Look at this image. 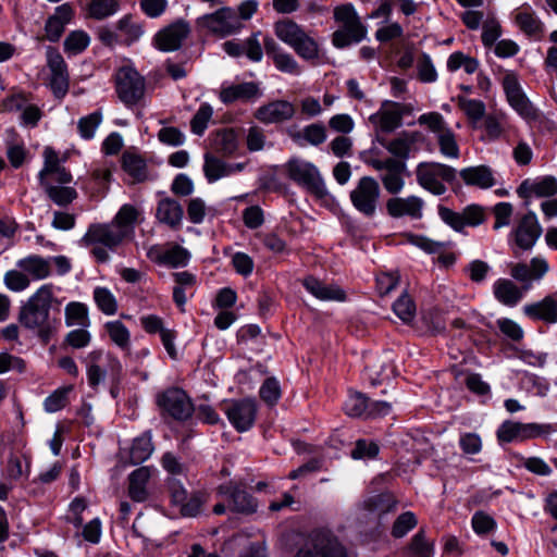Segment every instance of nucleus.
<instances>
[{"label":"nucleus","instance_id":"obj_35","mask_svg":"<svg viewBox=\"0 0 557 557\" xmlns=\"http://www.w3.org/2000/svg\"><path fill=\"white\" fill-rule=\"evenodd\" d=\"M150 256H153L154 261L159 264L170 268L185 267L190 259L188 250L180 245H172L163 250L151 251Z\"/></svg>","mask_w":557,"mask_h":557},{"label":"nucleus","instance_id":"obj_19","mask_svg":"<svg viewBox=\"0 0 557 557\" xmlns=\"http://www.w3.org/2000/svg\"><path fill=\"white\" fill-rule=\"evenodd\" d=\"M543 233V228L533 211L527 212L522 215L516 227L512 230L516 245L524 250H531Z\"/></svg>","mask_w":557,"mask_h":557},{"label":"nucleus","instance_id":"obj_27","mask_svg":"<svg viewBox=\"0 0 557 557\" xmlns=\"http://www.w3.org/2000/svg\"><path fill=\"white\" fill-rule=\"evenodd\" d=\"M74 17V10L70 3H63L55 8L54 13L48 17L45 32L46 38L51 42H57L64 33L65 26Z\"/></svg>","mask_w":557,"mask_h":557},{"label":"nucleus","instance_id":"obj_30","mask_svg":"<svg viewBox=\"0 0 557 557\" xmlns=\"http://www.w3.org/2000/svg\"><path fill=\"white\" fill-rule=\"evenodd\" d=\"M521 198L552 197L557 194V180L553 176H544L535 181L525 180L517 189Z\"/></svg>","mask_w":557,"mask_h":557},{"label":"nucleus","instance_id":"obj_50","mask_svg":"<svg viewBox=\"0 0 557 557\" xmlns=\"http://www.w3.org/2000/svg\"><path fill=\"white\" fill-rule=\"evenodd\" d=\"M119 9V0H91L87 7L89 17L98 21L115 14Z\"/></svg>","mask_w":557,"mask_h":557},{"label":"nucleus","instance_id":"obj_38","mask_svg":"<svg viewBox=\"0 0 557 557\" xmlns=\"http://www.w3.org/2000/svg\"><path fill=\"white\" fill-rule=\"evenodd\" d=\"M154 450L152 444V435L150 431L144 432L135 437L128 450V459L131 465H139L146 461Z\"/></svg>","mask_w":557,"mask_h":557},{"label":"nucleus","instance_id":"obj_23","mask_svg":"<svg viewBox=\"0 0 557 557\" xmlns=\"http://www.w3.org/2000/svg\"><path fill=\"white\" fill-rule=\"evenodd\" d=\"M503 88L509 104L524 119H535L536 109L529 101L518 77L513 73H507L503 78Z\"/></svg>","mask_w":557,"mask_h":557},{"label":"nucleus","instance_id":"obj_54","mask_svg":"<svg viewBox=\"0 0 557 557\" xmlns=\"http://www.w3.org/2000/svg\"><path fill=\"white\" fill-rule=\"evenodd\" d=\"M3 283L9 290L14 293L23 292L30 286V280L18 268L7 271L3 275Z\"/></svg>","mask_w":557,"mask_h":557},{"label":"nucleus","instance_id":"obj_1","mask_svg":"<svg viewBox=\"0 0 557 557\" xmlns=\"http://www.w3.org/2000/svg\"><path fill=\"white\" fill-rule=\"evenodd\" d=\"M549 271L547 260L541 256L533 257L530 263L516 262L509 264L510 276L522 284L519 287L508 278H498L493 285L495 298L507 307L517 306L523 293L531 289L534 282H540Z\"/></svg>","mask_w":557,"mask_h":557},{"label":"nucleus","instance_id":"obj_22","mask_svg":"<svg viewBox=\"0 0 557 557\" xmlns=\"http://www.w3.org/2000/svg\"><path fill=\"white\" fill-rule=\"evenodd\" d=\"M219 493L226 497L230 509L235 512L251 515L257 510V500L242 484L230 481L219 486Z\"/></svg>","mask_w":557,"mask_h":557},{"label":"nucleus","instance_id":"obj_55","mask_svg":"<svg viewBox=\"0 0 557 557\" xmlns=\"http://www.w3.org/2000/svg\"><path fill=\"white\" fill-rule=\"evenodd\" d=\"M213 115V109L209 103L200 104L199 109L190 121V129L195 135L202 136Z\"/></svg>","mask_w":557,"mask_h":557},{"label":"nucleus","instance_id":"obj_62","mask_svg":"<svg viewBox=\"0 0 557 557\" xmlns=\"http://www.w3.org/2000/svg\"><path fill=\"white\" fill-rule=\"evenodd\" d=\"M416 515L411 511L403 512L395 520L392 528V535L395 539L404 537L410 530L417 525Z\"/></svg>","mask_w":557,"mask_h":557},{"label":"nucleus","instance_id":"obj_63","mask_svg":"<svg viewBox=\"0 0 557 557\" xmlns=\"http://www.w3.org/2000/svg\"><path fill=\"white\" fill-rule=\"evenodd\" d=\"M395 314L405 323L410 322L416 314V306L412 299L403 294L393 305Z\"/></svg>","mask_w":557,"mask_h":557},{"label":"nucleus","instance_id":"obj_36","mask_svg":"<svg viewBox=\"0 0 557 557\" xmlns=\"http://www.w3.org/2000/svg\"><path fill=\"white\" fill-rule=\"evenodd\" d=\"M523 312L533 320H542L547 323L557 322V304L550 296L539 302L525 305Z\"/></svg>","mask_w":557,"mask_h":557},{"label":"nucleus","instance_id":"obj_34","mask_svg":"<svg viewBox=\"0 0 557 557\" xmlns=\"http://www.w3.org/2000/svg\"><path fill=\"white\" fill-rule=\"evenodd\" d=\"M397 500L391 492H383L367 497L362 508L369 515L381 519L384 515L396 510Z\"/></svg>","mask_w":557,"mask_h":557},{"label":"nucleus","instance_id":"obj_45","mask_svg":"<svg viewBox=\"0 0 557 557\" xmlns=\"http://www.w3.org/2000/svg\"><path fill=\"white\" fill-rule=\"evenodd\" d=\"M203 159V173L209 183H214L220 178L228 176L227 163L222 159L212 152L205 153Z\"/></svg>","mask_w":557,"mask_h":557},{"label":"nucleus","instance_id":"obj_16","mask_svg":"<svg viewBox=\"0 0 557 557\" xmlns=\"http://www.w3.org/2000/svg\"><path fill=\"white\" fill-rule=\"evenodd\" d=\"M257 412L258 407L253 398L232 400L225 408V414L230 423L240 433L253 426Z\"/></svg>","mask_w":557,"mask_h":557},{"label":"nucleus","instance_id":"obj_31","mask_svg":"<svg viewBox=\"0 0 557 557\" xmlns=\"http://www.w3.org/2000/svg\"><path fill=\"white\" fill-rule=\"evenodd\" d=\"M302 285L311 295L323 301H344L346 299V293L339 286L325 284L313 276L304 278Z\"/></svg>","mask_w":557,"mask_h":557},{"label":"nucleus","instance_id":"obj_44","mask_svg":"<svg viewBox=\"0 0 557 557\" xmlns=\"http://www.w3.org/2000/svg\"><path fill=\"white\" fill-rule=\"evenodd\" d=\"M47 196L55 205L64 207L77 198V193L73 187L53 185L51 182L40 184Z\"/></svg>","mask_w":557,"mask_h":557},{"label":"nucleus","instance_id":"obj_47","mask_svg":"<svg viewBox=\"0 0 557 557\" xmlns=\"http://www.w3.org/2000/svg\"><path fill=\"white\" fill-rule=\"evenodd\" d=\"M104 329L110 339L122 350L128 351L131 348V333L128 329L119 320L109 321Z\"/></svg>","mask_w":557,"mask_h":557},{"label":"nucleus","instance_id":"obj_7","mask_svg":"<svg viewBox=\"0 0 557 557\" xmlns=\"http://www.w3.org/2000/svg\"><path fill=\"white\" fill-rule=\"evenodd\" d=\"M456 176V169L438 162H420L416 168L418 184L435 196L444 195L445 183L451 184Z\"/></svg>","mask_w":557,"mask_h":557},{"label":"nucleus","instance_id":"obj_4","mask_svg":"<svg viewBox=\"0 0 557 557\" xmlns=\"http://www.w3.org/2000/svg\"><path fill=\"white\" fill-rule=\"evenodd\" d=\"M125 236L112 223L91 224L82 238V243L90 248V253L97 262L104 263L110 259L109 251H113Z\"/></svg>","mask_w":557,"mask_h":557},{"label":"nucleus","instance_id":"obj_5","mask_svg":"<svg viewBox=\"0 0 557 557\" xmlns=\"http://www.w3.org/2000/svg\"><path fill=\"white\" fill-rule=\"evenodd\" d=\"M334 18L342 25L333 33L332 37V42L336 48L343 49L366 38L367 27L360 21L352 4L345 3L336 7Z\"/></svg>","mask_w":557,"mask_h":557},{"label":"nucleus","instance_id":"obj_39","mask_svg":"<svg viewBox=\"0 0 557 557\" xmlns=\"http://www.w3.org/2000/svg\"><path fill=\"white\" fill-rule=\"evenodd\" d=\"M459 174L463 182L470 186L490 188L495 185L493 172L485 165L466 168Z\"/></svg>","mask_w":557,"mask_h":557},{"label":"nucleus","instance_id":"obj_13","mask_svg":"<svg viewBox=\"0 0 557 557\" xmlns=\"http://www.w3.org/2000/svg\"><path fill=\"white\" fill-rule=\"evenodd\" d=\"M437 213L445 224L459 233H463L467 226L476 227L486 220L485 209L475 203L465 207L461 212L440 205L437 207Z\"/></svg>","mask_w":557,"mask_h":557},{"label":"nucleus","instance_id":"obj_56","mask_svg":"<svg viewBox=\"0 0 557 557\" xmlns=\"http://www.w3.org/2000/svg\"><path fill=\"white\" fill-rule=\"evenodd\" d=\"M102 122V114L100 111H95L86 116H83L77 122V129L83 139L89 140L94 138L95 133Z\"/></svg>","mask_w":557,"mask_h":557},{"label":"nucleus","instance_id":"obj_17","mask_svg":"<svg viewBox=\"0 0 557 557\" xmlns=\"http://www.w3.org/2000/svg\"><path fill=\"white\" fill-rule=\"evenodd\" d=\"M548 426L537 423H522L517 421H504L497 430V438L500 443L524 442L541 436Z\"/></svg>","mask_w":557,"mask_h":557},{"label":"nucleus","instance_id":"obj_24","mask_svg":"<svg viewBox=\"0 0 557 557\" xmlns=\"http://www.w3.org/2000/svg\"><path fill=\"white\" fill-rule=\"evenodd\" d=\"M296 107L287 100H273L259 107L253 116L263 124H280L294 117Z\"/></svg>","mask_w":557,"mask_h":557},{"label":"nucleus","instance_id":"obj_48","mask_svg":"<svg viewBox=\"0 0 557 557\" xmlns=\"http://www.w3.org/2000/svg\"><path fill=\"white\" fill-rule=\"evenodd\" d=\"M89 44V35L85 30L77 29L66 36L63 42V49L67 55H77L84 52Z\"/></svg>","mask_w":557,"mask_h":557},{"label":"nucleus","instance_id":"obj_51","mask_svg":"<svg viewBox=\"0 0 557 557\" xmlns=\"http://www.w3.org/2000/svg\"><path fill=\"white\" fill-rule=\"evenodd\" d=\"M92 296L98 309L102 313L107 315H113L116 313L117 301L109 288L98 286L94 289Z\"/></svg>","mask_w":557,"mask_h":557},{"label":"nucleus","instance_id":"obj_41","mask_svg":"<svg viewBox=\"0 0 557 557\" xmlns=\"http://www.w3.org/2000/svg\"><path fill=\"white\" fill-rule=\"evenodd\" d=\"M211 146L214 152L223 157L233 156L238 148L236 132L232 128L218 131L212 137Z\"/></svg>","mask_w":557,"mask_h":557},{"label":"nucleus","instance_id":"obj_46","mask_svg":"<svg viewBox=\"0 0 557 557\" xmlns=\"http://www.w3.org/2000/svg\"><path fill=\"white\" fill-rule=\"evenodd\" d=\"M65 324L67 326L78 325L87 327L90 324L88 317V308L85 304L78 301H71L64 309Z\"/></svg>","mask_w":557,"mask_h":557},{"label":"nucleus","instance_id":"obj_29","mask_svg":"<svg viewBox=\"0 0 557 557\" xmlns=\"http://www.w3.org/2000/svg\"><path fill=\"white\" fill-rule=\"evenodd\" d=\"M152 471L151 467L143 466L129 473L127 492L132 500L143 503L148 499V483Z\"/></svg>","mask_w":557,"mask_h":557},{"label":"nucleus","instance_id":"obj_15","mask_svg":"<svg viewBox=\"0 0 557 557\" xmlns=\"http://www.w3.org/2000/svg\"><path fill=\"white\" fill-rule=\"evenodd\" d=\"M295 557H346L343 545L327 532H314L310 543Z\"/></svg>","mask_w":557,"mask_h":557},{"label":"nucleus","instance_id":"obj_59","mask_svg":"<svg viewBox=\"0 0 557 557\" xmlns=\"http://www.w3.org/2000/svg\"><path fill=\"white\" fill-rule=\"evenodd\" d=\"M295 138H302L312 146H319L326 140V128L321 123L307 125Z\"/></svg>","mask_w":557,"mask_h":557},{"label":"nucleus","instance_id":"obj_18","mask_svg":"<svg viewBox=\"0 0 557 557\" xmlns=\"http://www.w3.org/2000/svg\"><path fill=\"white\" fill-rule=\"evenodd\" d=\"M190 34V25L187 21L178 18L161 28L153 37L154 46L161 51H175L180 49L184 40Z\"/></svg>","mask_w":557,"mask_h":557},{"label":"nucleus","instance_id":"obj_42","mask_svg":"<svg viewBox=\"0 0 557 557\" xmlns=\"http://www.w3.org/2000/svg\"><path fill=\"white\" fill-rule=\"evenodd\" d=\"M122 169L132 177L133 182H143L147 177V165L141 156L133 151L122 154Z\"/></svg>","mask_w":557,"mask_h":557},{"label":"nucleus","instance_id":"obj_32","mask_svg":"<svg viewBox=\"0 0 557 557\" xmlns=\"http://www.w3.org/2000/svg\"><path fill=\"white\" fill-rule=\"evenodd\" d=\"M260 96L259 87L253 82H246L237 85L222 86L220 90V100L224 104H231L235 101H248Z\"/></svg>","mask_w":557,"mask_h":557},{"label":"nucleus","instance_id":"obj_58","mask_svg":"<svg viewBox=\"0 0 557 557\" xmlns=\"http://www.w3.org/2000/svg\"><path fill=\"white\" fill-rule=\"evenodd\" d=\"M282 395L281 386L275 377H268L259 389L260 398L269 406L273 407L277 404Z\"/></svg>","mask_w":557,"mask_h":557},{"label":"nucleus","instance_id":"obj_33","mask_svg":"<svg viewBox=\"0 0 557 557\" xmlns=\"http://www.w3.org/2000/svg\"><path fill=\"white\" fill-rule=\"evenodd\" d=\"M183 216V207L175 199L164 198L158 202L156 218L160 223L177 230L182 224Z\"/></svg>","mask_w":557,"mask_h":557},{"label":"nucleus","instance_id":"obj_12","mask_svg":"<svg viewBox=\"0 0 557 557\" xmlns=\"http://www.w3.org/2000/svg\"><path fill=\"white\" fill-rule=\"evenodd\" d=\"M369 165L379 172V178L386 193L398 195L405 187L407 164L394 158H370Z\"/></svg>","mask_w":557,"mask_h":557},{"label":"nucleus","instance_id":"obj_9","mask_svg":"<svg viewBox=\"0 0 557 557\" xmlns=\"http://www.w3.org/2000/svg\"><path fill=\"white\" fill-rule=\"evenodd\" d=\"M381 188L379 182L372 176H362L349 193L352 207L362 216L373 218L379 208Z\"/></svg>","mask_w":557,"mask_h":557},{"label":"nucleus","instance_id":"obj_25","mask_svg":"<svg viewBox=\"0 0 557 557\" xmlns=\"http://www.w3.org/2000/svg\"><path fill=\"white\" fill-rule=\"evenodd\" d=\"M263 47L265 53L272 59L278 71L292 75H299L301 73V67L295 58L290 53L283 51L280 45L272 37H264Z\"/></svg>","mask_w":557,"mask_h":557},{"label":"nucleus","instance_id":"obj_14","mask_svg":"<svg viewBox=\"0 0 557 557\" xmlns=\"http://www.w3.org/2000/svg\"><path fill=\"white\" fill-rule=\"evenodd\" d=\"M410 104L386 100L376 113L370 115L369 121L383 133H392L403 124L404 115L410 114Z\"/></svg>","mask_w":557,"mask_h":557},{"label":"nucleus","instance_id":"obj_26","mask_svg":"<svg viewBox=\"0 0 557 557\" xmlns=\"http://www.w3.org/2000/svg\"><path fill=\"white\" fill-rule=\"evenodd\" d=\"M419 134L416 132H403L397 137L387 140L386 138H377V141L391 154V158L407 161L412 151L413 145L418 141Z\"/></svg>","mask_w":557,"mask_h":557},{"label":"nucleus","instance_id":"obj_11","mask_svg":"<svg viewBox=\"0 0 557 557\" xmlns=\"http://www.w3.org/2000/svg\"><path fill=\"white\" fill-rule=\"evenodd\" d=\"M156 404L162 416L171 417L176 421H186L195 411L191 399L180 387H169L156 396Z\"/></svg>","mask_w":557,"mask_h":557},{"label":"nucleus","instance_id":"obj_28","mask_svg":"<svg viewBox=\"0 0 557 557\" xmlns=\"http://www.w3.org/2000/svg\"><path fill=\"white\" fill-rule=\"evenodd\" d=\"M16 268L24 271L30 282L46 280L52 274L50 259L35 253L18 259Z\"/></svg>","mask_w":557,"mask_h":557},{"label":"nucleus","instance_id":"obj_52","mask_svg":"<svg viewBox=\"0 0 557 557\" xmlns=\"http://www.w3.org/2000/svg\"><path fill=\"white\" fill-rule=\"evenodd\" d=\"M44 166L38 174L39 184L50 182L53 172L62 168L59 153L52 147H46L44 152Z\"/></svg>","mask_w":557,"mask_h":557},{"label":"nucleus","instance_id":"obj_49","mask_svg":"<svg viewBox=\"0 0 557 557\" xmlns=\"http://www.w3.org/2000/svg\"><path fill=\"white\" fill-rule=\"evenodd\" d=\"M446 66L449 72L463 69L467 74H473L479 69V61L461 51H455L448 57Z\"/></svg>","mask_w":557,"mask_h":557},{"label":"nucleus","instance_id":"obj_43","mask_svg":"<svg viewBox=\"0 0 557 557\" xmlns=\"http://www.w3.org/2000/svg\"><path fill=\"white\" fill-rule=\"evenodd\" d=\"M515 21L519 28L527 35H536L542 32V22L536 17L535 12L529 5L521 7L517 10Z\"/></svg>","mask_w":557,"mask_h":557},{"label":"nucleus","instance_id":"obj_53","mask_svg":"<svg viewBox=\"0 0 557 557\" xmlns=\"http://www.w3.org/2000/svg\"><path fill=\"white\" fill-rule=\"evenodd\" d=\"M499 334L512 343H521L524 338V331L516 321L509 318H499L495 321Z\"/></svg>","mask_w":557,"mask_h":557},{"label":"nucleus","instance_id":"obj_57","mask_svg":"<svg viewBox=\"0 0 557 557\" xmlns=\"http://www.w3.org/2000/svg\"><path fill=\"white\" fill-rule=\"evenodd\" d=\"M73 386H64L55 389L44 401V408L47 412H57L63 409L69 403V394L72 392Z\"/></svg>","mask_w":557,"mask_h":557},{"label":"nucleus","instance_id":"obj_37","mask_svg":"<svg viewBox=\"0 0 557 557\" xmlns=\"http://www.w3.org/2000/svg\"><path fill=\"white\" fill-rule=\"evenodd\" d=\"M140 218V211L133 205H123L114 219L112 224L125 236V238L134 235L135 226Z\"/></svg>","mask_w":557,"mask_h":557},{"label":"nucleus","instance_id":"obj_6","mask_svg":"<svg viewBox=\"0 0 557 557\" xmlns=\"http://www.w3.org/2000/svg\"><path fill=\"white\" fill-rule=\"evenodd\" d=\"M285 171L290 181L317 198L321 199L327 195L324 180L313 163L300 158H292L286 162Z\"/></svg>","mask_w":557,"mask_h":557},{"label":"nucleus","instance_id":"obj_61","mask_svg":"<svg viewBox=\"0 0 557 557\" xmlns=\"http://www.w3.org/2000/svg\"><path fill=\"white\" fill-rule=\"evenodd\" d=\"M117 29L125 36V42L131 45L137 41L144 35V26L139 23L133 22L129 15L123 16L117 22Z\"/></svg>","mask_w":557,"mask_h":557},{"label":"nucleus","instance_id":"obj_60","mask_svg":"<svg viewBox=\"0 0 557 557\" xmlns=\"http://www.w3.org/2000/svg\"><path fill=\"white\" fill-rule=\"evenodd\" d=\"M368 406V397L362 393H351L345 401V412L354 418L364 417Z\"/></svg>","mask_w":557,"mask_h":557},{"label":"nucleus","instance_id":"obj_2","mask_svg":"<svg viewBox=\"0 0 557 557\" xmlns=\"http://www.w3.org/2000/svg\"><path fill=\"white\" fill-rule=\"evenodd\" d=\"M53 285L44 284L21 307L18 321L29 330L42 331L48 326L50 309L55 300Z\"/></svg>","mask_w":557,"mask_h":557},{"label":"nucleus","instance_id":"obj_20","mask_svg":"<svg viewBox=\"0 0 557 557\" xmlns=\"http://www.w3.org/2000/svg\"><path fill=\"white\" fill-rule=\"evenodd\" d=\"M424 200L416 195L399 197L393 195L385 202L386 213L393 219L409 218L420 220L423 216Z\"/></svg>","mask_w":557,"mask_h":557},{"label":"nucleus","instance_id":"obj_10","mask_svg":"<svg viewBox=\"0 0 557 557\" xmlns=\"http://www.w3.org/2000/svg\"><path fill=\"white\" fill-rule=\"evenodd\" d=\"M197 26L211 35L224 38L238 33L243 28L237 13L230 7H223L212 13L197 18Z\"/></svg>","mask_w":557,"mask_h":557},{"label":"nucleus","instance_id":"obj_3","mask_svg":"<svg viewBox=\"0 0 557 557\" xmlns=\"http://www.w3.org/2000/svg\"><path fill=\"white\" fill-rule=\"evenodd\" d=\"M276 37L288 45L298 57L306 61L315 62L320 58V46L296 22L289 18H283L274 24Z\"/></svg>","mask_w":557,"mask_h":557},{"label":"nucleus","instance_id":"obj_64","mask_svg":"<svg viewBox=\"0 0 557 557\" xmlns=\"http://www.w3.org/2000/svg\"><path fill=\"white\" fill-rule=\"evenodd\" d=\"M409 553L417 557H430L433 552L432 544L426 540L423 530L418 531L408 546Z\"/></svg>","mask_w":557,"mask_h":557},{"label":"nucleus","instance_id":"obj_40","mask_svg":"<svg viewBox=\"0 0 557 557\" xmlns=\"http://www.w3.org/2000/svg\"><path fill=\"white\" fill-rule=\"evenodd\" d=\"M103 357V350L96 349L90 351L83 359V362L86 364L88 384L94 389H96L98 385L104 381L107 375L106 370L100 367Z\"/></svg>","mask_w":557,"mask_h":557},{"label":"nucleus","instance_id":"obj_8","mask_svg":"<svg viewBox=\"0 0 557 557\" xmlns=\"http://www.w3.org/2000/svg\"><path fill=\"white\" fill-rule=\"evenodd\" d=\"M114 87L119 99L125 106L132 107L143 99L146 82L135 67L123 65L114 74Z\"/></svg>","mask_w":557,"mask_h":557},{"label":"nucleus","instance_id":"obj_21","mask_svg":"<svg viewBox=\"0 0 557 557\" xmlns=\"http://www.w3.org/2000/svg\"><path fill=\"white\" fill-rule=\"evenodd\" d=\"M47 65L51 72L50 88L53 95L61 99L69 91V72L67 65L61 53L52 47H49L46 52Z\"/></svg>","mask_w":557,"mask_h":557}]
</instances>
